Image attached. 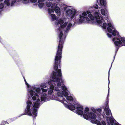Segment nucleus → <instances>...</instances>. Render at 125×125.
Returning a JSON list of instances; mask_svg holds the SVG:
<instances>
[{
	"mask_svg": "<svg viewBox=\"0 0 125 125\" xmlns=\"http://www.w3.org/2000/svg\"><path fill=\"white\" fill-rule=\"evenodd\" d=\"M62 31H61L59 35V43L55 56V60L56 61L60 60V59L62 57V52L64 43V41L62 39Z\"/></svg>",
	"mask_w": 125,
	"mask_h": 125,
	"instance_id": "1",
	"label": "nucleus"
},
{
	"mask_svg": "<svg viewBox=\"0 0 125 125\" xmlns=\"http://www.w3.org/2000/svg\"><path fill=\"white\" fill-rule=\"evenodd\" d=\"M27 105L24 112V113L21 114L22 115H28L29 116H32L34 117H35L37 116V110L35 108H33L32 111V113L30 109L31 105L32 103L30 101L28 100L27 102Z\"/></svg>",
	"mask_w": 125,
	"mask_h": 125,
	"instance_id": "2",
	"label": "nucleus"
},
{
	"mask_svg": "<svg viewBox=\"0 0 125 125\" xmlns=\"http://www.w3.org/2000/svg\"><path fill=\"white\" fill-rule=\"evenodd\" d=\"M62 57L60 59V60L58 61H56L55 60V62L54 65V70L57 73V76L58 77L61 78L62 75L61 73V61Z\"/></svg>",
	"mask_w": 125,
	"mask_h": 125,
	"instance_id": "3",
	"label": "nucleus"
},
{
	"mask_svg": "<svg viewBox=\"0 0 125 125\" xmlns=\"http://www.w3.org/2000/svg\"><path fill=\"white\" fill-rule=\"evenodd\" d=\"M52 81L57 82V86L59 87H61V85L62 82V78L57 77L56 73L54 71H53L52 73Z\"/></svg>",
	"mask_w": 125,
	"mask_h": 125,
	"instance_id": "4",
	"label": "nucleus"
},
{
	"mask_svg": "<svg viewBox=\"0 0 125 125\" xmlns=\"http://www.w3.org/2000/svg\"><path fill=\"white\" fill-rule=\"evenodd\" d=\"M84 118L86 120L89 119V118L95 119L96 117V114L92 112L88 113V114H84L83 115Z\"/></svg>",
	"mask_w": 125,
	"mask_h": 125,
	"instance_id": "5",
	"label": "nucleus"
},
{
	"mask_svg": "<svg viewBox=\"0 0 125 125\" xmlns=\"http://www.w3.org/2000/svg\"><path fill=\"white\" fill-rule=\"evenodd\" d=\"M76 112L79 115H83V106L80 105H78L76 107Z\"/></svg>",
	"mask_w": 125,
	"mask_h": 125,
	"instance_id": "6",
	"label": "nucleus"
},
{
	"mask_svg": "<svg viewBox=\"0 0 125 125\" xmlns=\"http://www.w3.org/2000/svg\"><path fill=\"white\" fill-rule=\"evenodd\" d=\"M91 122L92 123L96 124L97 125H106L105 122L103 120L101 121V123L100 121L97 119L91 120Z\"/></svg>",
	"mask_w": 125,
	"mask_h": 125,
	"instance_id": "7",
	"label": "nucleus"
},
{
	"mask_svg": "<svg viewBox=\"0 0 125 125\" xmlns=\"http://www.w3.org/2000/svg\"><path fill=\"white\" fill-rule=\"evenodd\" d=\"M66 12L67 14L71 15L72 16V18H74V16L76 13V12L75 10L74 12H73L72 10L70 9L67 10Z\"/></svg>",
	"mask_w": 125,
	"mask_h": 125,
	"instance_id": "8",
	"label": "nucleus"
},
{
	"mask_svg": "<svg viewBox=\"0 0 125 125\" xmlns=\"http://www.w3.org/2000/svg\"><path fill=\"white\" fill-rule=\"evenodd\" d=\"M114 43L116 46L121 47L122 43L118 38H116V40L115 41Z\"/></svg>",
	"mask_w": 125,
	"mask_h": 125,
	"instance_id": "9",
	"label": "nucleus"
},
{
	"mask_svg": "<svg viewBox=\"0 0 125 125\" xmlns=\"http://www.w3.org/2000/svg\"><path fill=\"white\" fill-rule=\"evenodd\" d=\"M114 118H110L109 117H107L106 120L107 121V123L108 125H110V124H113L114 122Z\"/></svg>",
	"mask_w": 125,
	"mask_h": 125,
	"instance_id": "10",
	"label": "nucleus"
},
{
	"mask_svg": "<svg viewBox=\"0 0 125 125\" xmlns=\"http://www.w3.org/2000/svg\"><path fill=\"white\" fill-rule=\"evenodd\" d=\"M65 107L71 111H73L75 108V107L74 105L71 104L70 105H68L67 104H65Z\"/></svg>",
	"mask_w": 125,
	"mask_h": 125,
	"instance_id": "11",
	"label": "nucleus"
},
{
	"mask_svg": "<svg viewBox=\"0 0 125 125\" xmlns=\"http://www.w3.org/2000/svg\"><path fill=\"white\" fill-rule=\"evenodd\" d=\"M104 110L105 111L106 115L107 116L110 115V113L111 114V111L109 108V106H105Z\"/></svg>",
	"mask_w": 125,
	"mask_h": 125,
	"instance_id": "12",
	"label": "nucleus"
},
{
	"mask_svg": "<svg viewBox=\"0 0 125 125\" xmlns=\"http://www.w3.org/2000/svg\"><path fill=\"white\" fill-rule=\"evenodd\" d=\"M54 10L58 15H60L61 14L60 9L59 7L56 6Z\"/></svg>",
	"mask_w": 125,
	"mask_h": 125,
	"instance_id": "13",
	"label": "nucleus"
},
{
	"mask_svg": "<svg viewBox=\"0 0 125 125\" xmlns=\"http://www.w3.org/2000/svg\"><path fill=\"white\" fill-rule=\"evenodd\" d=\"M100 2L101 6H103L104 8L106 7V2L105 0H100Z\"/></svg>",
	"mask_w": 125,
	"mask_h": 125,
	"instance_id": "14",
	"label": "nucleus"
},
{
	"mask_svg": "<svg viewBox=\"0 0 125 125\" xmlns=\"http://www.w3.org/2000/svg\"><path fill=\"white\" fill-rule=\"evenodd\" d=\"M80 18L78 21V22L79 23H81L84 21L85 17H84L82 16L81 15H80Z\"/></svg>",
	"mask_w": 125,
	"mask_h": 125,
	"instance_id": "15",
	"label": "nucleus"
},
{
	"mask_svg": "<svg viewBox=\"0 0 125 125\" xmlns=\"http://www.w3.org/2000/svg\"><path fill=\"white\" fill-rule=\"evenodd\" d=\"M108 88H109V89L108 90V95H107V96L106 97V102H105V106H109L108 103H109V100L108 99V96H109V87H108Z\"/></svg>",
	"mask_w": 125,
	"mask_h": 125,
	"instance_id": "16",
	"label": "nucleus"
},
{
	"mask_svg": "<svg viewBox=\"0 0 125 125\" xmlns=\"http://www.w3.org/2000/svg\"><path fill=\"white\" fill-rule=\"evenodd\" d=\"M32 89L33 90H35L37 93L38 94H39L40 92L41 91L40 89L39 88H36L35 87H32Z\"/></svg>",
	"mask_w": 125,
	"mask_h": 125,
	"instance_id": "17",
	"label": "nucleus"
},
{
	"mask_svg": "<svg viewBox=\"0 0 125 125\" xmlns=\"http://www.w3.org/2000/svg\"><path fill=\"white\" fill-rule=\"evenodd\" d=\"M121 38V41L122 42H123V44L121 45V46H125V38L124 37H120Z\"/></svg>",
	"mask_w": 125,
	"mask_h": 125,
	"instance_id": "18",
	"label": "nucleus"
},
{
	"mask_svg": "<svg viewBox=\"0 0 125 125\" xmlns=\"http://www.w3.org/2000/svg\"><path fill=\"white\" fill-rule=\"evenodd\" d=\"M95 15L94 18L96 20V21L98 19H99L100 17L98 15V12H96L94 13Z\"/></svg>",
	"mask_w": 125,
	"mask_h": 125,
	"instance_id": "19",
	"label": "nucleus"
},
{
	"mask_svg": "<svg viewBox=\"0 0 125 125\" xmlns=\"http://www.w3.org/2000/svg\"><path fill=\"white\" fill-rule=\"evenodd\" d=\"M40 103L38 102H35L33 107L36 108H39L40 106Z\"/></svg>",
	"mask_w": 125,
	"mask_h": 125,
	"instance_id": "20",
	"label": "nucleus"
},
{
	"mask_svg": "<svg viewBox=\"0 0 125 125\" xmlns=\"http://www.w3.org/2000/svg\"><path fill=\"white\" fill-rule=\"evenodd\" d=\"M66 99L70 101H72L73 100V98L72 96H67L66 97Z\"/></svg>",
	"mask_w": 125,
	"mask_h": 125,
	"instance_id": "21",
	"label": "nucleus"
},
{
	"mask_svg": "<svg viewBox=\"0 0 125 125\" xmlns=\"http://www.w3.org/2000/svg\"><path fill=\"white\" fill-rule=\"evenodd\" d=\"M72 26V23L70 22L68 25L66 29V30H69L70 28Z\"/></svg>",
	"mask_w": 125,
	"mask_h": 125,
	"instance_id": "22",
	"label": "nucleus"
},
{
	"mask_svg": "<svg viewBox=\"0 0 125 125\" xmlns=\"http://www.w3.org/2000/svg\"><path fill=\"white\" fill-rule=\"evenodd\" d=\"M47 97L46 96H44L43 94L42 96L41 97V100L42 101H45Z\"/></svg>",
	"mask_w": 125,
	"mask_h": 125,
	"instance_id": "23",
	"label": "nucleus"
},
{
	"mask_svg": "<svg viewBox=\"0 0 125 125\" xmlns=\"http://www.w3.org/2000/svg\"><path fill=\"white\" fill-rule=\"evenodd\" d=\"M36 96L37 97H38V95L37 94V93H35L34 95V96L32 97V99L33 100L35 101L36 99Z\"/></svg>",
	"mask_w": 125,
	"mask_h": 125,
	"instance_id": "24",
	"label": "nucleus"
},
{
	"mask_svg": "<svg viewBox=\"0 0 125 125\" xmlns=\"http://www.w3.org/2000/svg\"><path fill=\"white\" fill-rule=\"evenodd\" d=\"M89 110V109L88 108V107H85V110L84 111V114H88V113H89L88 112Z\"/></svg>",
	"mask_w": 125,
	"mask_h": 125,
	"instance_id": "25",
	"label": "nucleus"
},
{
	"mask_svg": "<svg viewBox=\"0 0 125 125\" xmlns=\"http://www.w3.org/2000/svg\"><path fill=\"white\" fill-rule=\"evenodd\" d=\"M30 94L31 97H32L34 93H35V91H34L33 90H31L30 91Z\"/></svg>",
	"mask_w": 125,
	"mask_h": 125,
	"instance_id": "26",
	"label": "nucleus"
},
{
	"mask_svg": "<svg viewBox=\"0 0 125 125\" xmlns=\"http://www.w3.org/2000/svg\"><path fill=\"white\" fill-rule=\"evenodd\" d=\"M9 0H5L4 1V3L7 6H9L10 5V3L9 2Z\"/></svg>",
	"mask_w": 125,
	"mask_h": 125,
	"instance_id": "27",
	"label": "nucleus"
},
{
	"mask_svg": "<svg viewBox=\"0 0 125 125\" xmlns=\"http://www.w3.org/2000/svg\"><path fill=\"white\" fill-rule=\"evenodd\" d=\"M48 11L49 13L50 14H51V13L52 12H54V9L53 8H52V9H48Z\"/></svg>",
	"mask_w": 125,
	"mask_h": 125,
	"instance_id": "28",
	"label": "nucleus"
},
{
	"mask_svg": "<svg viewBox=\"0 0 125 125\" xmlns=\"http://www.w3.org/2000/svg\"><path fill=\"white\" fill-rule=\"evenodd\" d=\"M88 17L90 18L91 20H93L94 18V16L92 15L91 13L88 15Z\"/></svg>",
	"mask_w": 125,
	"mask_h": 125,
	"instance_id": "29",
	"label": "nucleus"
},
{
	"mask_svg": "<svg viewBox=\"0 0 125 125\" xmlns=\"http://www.w3.org/2000/svg\"><path fill=\"white\" fill-rule=\"evenodd\" d=\"M112 27H108L107 28V30L108 32L109 33H112Z\"/></svg>",
	"mask_w": 125,
	"mask_h": 125,
	"instance_id": "30",
	"label": "nucleus"
},
{
	"mask_svg": "<svg viewBox=\"0 0 125 125\" xmlns=\"http://www.w3.org/2000/svg\"><path fill=\"white\" fill-rule=\"evenodd\" d=\"M67 23L65 22L63 24H62L61 25H60V26L61 28H63L67 26Z\"/></svg>",
	"mask_w": 125,
	"mask_h": 125,
	"instance_id": "31",
	"label": "nucleus"
},
{
	"mask_svg": "<svg viewBox=\"0 0 125 125\" xmlns=\"http://www.w3.org/2000/svg\"><path fill=\"white\" fill-rule=\"evenodd\" d=\"M44 5V4L42 2L39 3L38 4V6L41 9L42 8Z\"/></svg>",
	"mask_w": 125,
	"mask_h": 125,
	"instance_id": "32",
	"label": "nucleus"
},
{
	"mask_svg": "<svg viewBox=\"0 0 125 125\" xmlns=\"http://www.w3.org/2000/svg\"><path fill=\"white\" fill-rule=\"evenodd\" d=\"M62 95L64 96L65 97H66L68 95V93L65 91L62 92Z\"/></svg>",
	"mask_w": 125,
	"mask_h": 125,
	"instance_id": "33",
	"label": "nucleus"
},
{
	"mask_svg": "<svg viewBox=\"0 0 125 125\" xmlns=\"http://www.w3.org/2000/svg\"><path fill=\"white\" fill-rule=\"evenodd\" d=\"M58 22L61 25L63 23L64 21L62 20L59 19L58 21Z\"/></svg>",
	"mask_w": 125,
	"mask_h": 125,
	"instance_id": "34",
	"label": "nucleus"
},
{
	"mask_svg": "<svg viewBox=\"0 0 125 125\" xmlns=\"http://www.w3.org/2000/svg\"><path fill=\"white\" fill-rule=\"evenodd\" d=\"M101 13L103 15H105V11L104 9H101Z\"/></svg>",
	"mask_w": 125,
	"mask_h": 125,
	"instance_id": "35",
	"label": "nucleus"
},
{
	"mask_svg": "<svg viewBox=\"0 0 125 125\" xmlns=\"http://www.w3.org/2000/svg\"><path fill=\"white\" fill-rule=\"evenodd\" d=\"M41 86L42 88H46V87L47 86L46 83H42Z\"/></svg>",
	"mask_w": 125,
	"mask_h": 125,
	"instance_id": "36",
	"label": "nucleus"
},
{
	"mask_svg": "<svg viewBox=\"0 0 125 125\" xmlns=\"http://www.w3.org/2000/svg\"><path fill=\"white\" fill-rule=\"evenodd\" d=\"M51 16L52 17V18L54 20H56V16L54 14H51Z\"/></svg>",
	"mask_w": 125,
	"mask_h": 125,
	"instance_id": "37",
	"label": "nucleus"
},
{
	"mask_svg": "<svg viewBox=\"0 0 125 125\" xmlns=\"http://www.w3.org/2000/svg\"><path fill=\"white\" fill-rule=\"evenodd\" d=\"M107 26H108V27H112V29H115L113 26H112L111 23L110 22L108 23Z\"/></svg>",
	"mask_w": 125,
	"mask_h": 125,
	"instance_id": "38",
	"label": "nucleus"
},
{
	"mask_svg": "<svg viewBox=\"0 0 125 125\" xmlns=\"http://www.w3.org/2000/svg\"><path fill=\"white\" fill-rule=\"evenodd\" d=\"M106 26L107 24L106 23H104L103 24L102 27L104 29H105L106 28Z\"/></svg>",
	"mask_w": 125,
	"mask_h": 125,
	"instance_id": "39",
	"label": "nucleus"
},
{
	"mask_svg": "<svg viewBox=\"0 0 125 125\" xmlns=\"http://www.w3.org/2000/svg\"><path fill=\"white\" fill-rule=\"evenodd\" d=\"M112 34L114 36H115L116 35V32L114 30L113 31H112Z\"/></svg>",
	"mask_w": 125,
	"mask_h": 125,
	"instance_id": "40",
	"label": "nucleus"
},
{
	"mask_svg": "<svg viewBox=\"0 0 125 125\" xmlns=\"http://www.w3.org/2000/svg\"><path fill=\"white\" fill-rule=\"evenodd\" d=\"M52 5V3L51 2H49V3H47L46 4V6L48 7H50Z\"/></svg>",
	"mask_w": 125,
	"mask_h": 125,
	"instance_id": "41",
	"label": "nucleus"
},
{
	"mask_svg": "<svg viewBox=\"0 0 125 125\" xmlns=\"http://www.w3.org/2000/svg\"><path fill=\"white\" fill-rule=\"evenodd\" d=\"M6 123L9 124V123L7 121H3L2 122V124L1 125H4Z\"/></svg>",
	"mask_w": 125,
	"mask_h": 125,
	"instance_id": "42",
	"label": "nucleus"
},
{
	"mask_svg": "<svg viewBox=\"0 0 125 125\" xmlns=\"http://www.w3.org/2000/svg\"><path fill=\"white\" fill-rule=\"evenodd\" d=\"M53 92V90L50 89L48 91V94L50 95H51L52 94V93Z\"/></svg>",
	"mask_w": 125,
	"mask_h": 125,
	"instance_id": "43",
	"label": "nucleus"
},
{
	"mask_svg": "<svg viewBox=\"0 0 125 125\" xmlns=\"http://www.w3.org/2000/svg\"><path fill=\"white\" fill-rule=\"evenodd\" d=\"M62 90L63 91H66L67 90V88L64 86H62Z\"/></svg>",
	"mask_w": 125,
	"mask_h": 125,
	"instance_id": "44",
	"label": "nucleus"
},
{
	"mask_svg": "<svg viewBox=\"0 0 125 125\" xmlns=\"http://www.w3.org/2000/svg\"><path fill=\"white\" fill-rule=\"evenodd\" d=\"M16 1L15 0H13L11 2V6H13L14 5V3L16 2Z\"/></svg>",
	"mask_w": 125,
	"mask_h": 125,
	"instance_id": "45",
	"label": "nucleus"
},
{
	"mask_svg": "<svg viewBox=\"0 0 125 125\" xmlns=\"http://www.w3.org/2000/svg\"><path fill=\"white\" fill-rule=\"evenodd\" d=\"M50 87L51 89H52L53 90L54 89V86L52 84H51V85Z\"/></svg>",
	"mask_w": 125,
	"mask_h": 125,
	"instance_id": "46",
	"label": "nucleus"
},
{
	"mask_svg": "<svg viewBox=\"0 0 125 125\" xmlns=\"http://www.w3.org/2000/svg\"><path fill=\"white\" fill-rule=\"evenodd\" d=\"M56 6L55 4V3H54L52 4L51 6V8L53 9H55V8L56 7Z\"/></svg>",
	"mask_w": 125,
	"mask_h": 125,
	"instance_id": "47",
	"label": "nucleus"
},
{
	"mask_svg": "<svg viewBox=\"0 0 125 125\" xmlns=\"http://www.w3.org/2000/svg\"><path fill=\"white\" fill-rule=\"evenodd\" d=\"M4 7L3 5V4H0V9H1L3 8Z\"/></svg>",
	"mask_w": 125,
	"mask_h": 125,
	"instance_id": "48",
	"label": "nucleus"
},
{
	"mask_svg": "<svg viewBox=\"0 0 125 125\" xmlns=\"http://www.w3.org/2000/svg\"><path fill=\"white\" fill-rule=\"evenodd\" d=\"M96 21L99 24L101 23L102 22V21L100 20H97Z\"/></svg>",
	"mask_w": 125,
	"mask_h": 125,
	"instance_id": "49",
	"label": "nucleus"
},
{
	"mask_svg": "<svg viewBox=\"0 0 125 125\" xmlns=\"http://www.w3.org/2000/svg\"><path fill=\"white\" fill-rule=\"evenodd\" d=\"M107 35L108 36V37L110 38H111L112 36V35L109 33H107Z\"/></svg>",
	"mask_w": 125,
	"mask_h": 125,
	"instance_id": "50",
	"label": "nucleus"
},
{
	"mask_svg": "<svg viewBox=\"0 0 125 125\" xmlns=\"http://www.w3.org/2000/svg\"><path fill=\"white\" fill-rule=\"evenodd\" d=\"M91 110L92 111L95 113H96V111L95 109L93 108H91Z\"/></svg>",
	"mask_w": 125,
	"mask_h": 125,
	"instance_id": "51",
	"label": "nucleus"
},
{
	"mask_svg": "<svg viewBox=\"0 0 125 125\" xmlns=\"http://www.w3.org/2000/svg\"><path fill=\"white\" fill-rule=\"evenodd\" d=\"M37 1V0H30V1L32 3H35Z\"/></svg>",
	"mask_w": 125,
	"mask_h": 125,
	"instance_id": "52",
	"label": "nucleus"
},
{
	"mask_svg": "<svg viewBox=\"0 0 125 125\" xmlns=\"http://www.w3.org/2000/svg\"><path fill=\"white\" fill-rule=\"evenodd\" d=\"M121 47V46H116V50L115 51L117 52L119 48Z\"/></svg>",
	"mask_w": 125,
	"mask_h": 125,
	"instance_id": "53",
	"label": "nucleus"
},
{
	"mask_svg": "<svg viewBox=\"0 0 125 125\" xmlns=\"http://www.w3.org/2000/svg\"><path fill=\"white\" fill-rule=\"evenodd\" d=\"M96 110L99 113L101 111L102 109L100 108H98Z\"/></svg>",
	"mask_w": 125,
	"mask_h": 125,
	"instance_id": "54",
	"label": "nucleus"
},
{
	"mask_svg": "<svg viewBox=\"0 0 125 125\" xmlns=\"http://www.w3.org/2000/svg\"><path fill=\"white\" fill-rule=\"evenodd\" d=\"M82 15L83 16H85L87 15V13L86 12H84L83 13Z\"/></svg>",
	"mask_w": 125,
	"mask_h": 125,
	"instance_id": "55",
	"label": "nucleus"
},
{
	"mask_svg": "<svg viewBox=\"0 0 125 125\" xmlns=\"http://www.w3.org/2000/svg\"><path fill=\"white\" fill-rule=\"evenodd\" d=\"M84 19H86V20L88 21H90V19L87 17H84Z\"/></svg>",
	"mask_w": 125,
	"mask_h": 125,
	"instance_id": "56",
	"label": "nucleus"
},
{
	"mask_svg": "<svg viewBox=\"0 0 125 125\" xmlns=\"http://www.w3.org/2000/svg\"><path fill=\"white\" fill-rule=\"evenodd\" d=\"M55 90L56 91H60L58 88V87H56L55 88Z\"/></svg>",
	"mask_w": 125,
	"mask_h": 125,
	"instance_id": "57",
	"label": "nucleus"
},
{
	"mask_svg": "<svg viewBox=\"0 0 125 125\" xmlns=\"http://www.w3.org/2000/svg\"><path fill=\"white\" fill-rule=\"evenodd\" d=\"M42 91L44 92H46L47 91V90L46 89H44L42 88Z\"/></svg>",
	"mask_w": 125,
	"mask_h": 125,
	"instance_id": "58",
	"label": "nucleus"
},
{
	"mask_svg": "<svg viewBox=\"0 0 125 125\" xmlns=\"http://www.w3.org/2000/svg\"><path fill=\"white\" fill-rule=\"evenodd\" d=\"M94 8L96 9H98V5L96 4L95 5V6L94 7Z\"/></svg>",
	"mask_w": 125,
	"mask_h": 125,
	"instance_id": "59",
	"label": "nucleus"
},
{
	"mask_svg": "<svg viewBox=\"0 0 125 125\" xmlns=\"http://www.w3.org/2000/svg\"><path fill=\"white\" fill-rule=\"evenodd\" d=\"M57 94L59 96H60L61 95V93L60 91H58L57 93Z\"/></svg>",
	"mask_w": 125,
	"mask_h": 125,
	"instance_id": "60",
	"label": "nucleus"
},
{
	"mask_svg": "<svg viewBox=\"0 0 125 125\" xmlns=\"http://www.w3.org/2000/svg\"><path fill=\"white\" fill-rule=\"evenodd\" d=\"M25 83L26 85L27 86L28 88H29V86H30V85H29V84L27 83V82H26V83Z\"/></svg>",
	"mask_w": 125,
	"mask_h": 125,
	"instance_id": "61",
	"label": "nucleus"
},
{
	"mask_svg": "<svg viewBox=\"0 0 125 125\" xmlns=\"http://www.w3.org/2000/svg\"><path fill=\"white\" fill-rule=\"evenodd\" d=\"M86 13H87V14L88 15L91 13V12L89 11H87Z\"/></svg>",
	"mask_w": 125,
	"mask_h": 125,
	"instance_id": "62",
	"label": "nucleus"
},
{
	"mask_svg": "<svg viewBox=\"0 0 125 125\" xmlns=\"http://www.w3.org/2000/svg\"><path fill=\"white\" fill-rule=\"evenodd\" d=\"M116 40V38H115V37L114 38L112 39V40L113 41H115V40Z\"/></svg>",
	"mask_w": 125,
	"mask_h": 125,
	"instance_id": "63",
	"label": "nucleus"
},
{
	"mask_svg": "<svg viewBox=\"0 0 125 125\" xmlns=\"http://www.w3.org/2000/svg\"><path fill=\"white\" fill-rule=\"evenodd\" d=\"M115 125H119V124L118 123H115Z\"/></svg>",
	"mask_w": 125,
	"mask_h": 125,
	"instance_id": "64",
	"label": "nucleus"
}]
</instances>
